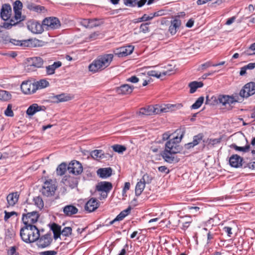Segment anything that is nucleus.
<instances>
[{"label": "nucleus", "instance_id": "1", "mask_svg": "<svg viewBox=\"0 0 255 255\" xmlns=\"http://www.w3.org/2000/svg\"><path fill=\"white\" fill-rule=\"evenodd\" d=\"M39 232L40 231L36 226H24L20 230V236L24 242L32 243L38 239Z\"/></svg>", "mask_w": 255, "mask_h": 255}, {"label": "nucleus", "instance_id": "2", "mask_svg": "<svg viewBox=\"0 0 255 255\" xmlns=\"http://www.w3.org/2000/svg\"><path fill=\"white\" fill-rule=\"evenodd\" d=\"M113 54H107L99 56L96 59L89 65V71L95 73L99 70H102L109 66L113 60Z\"/></svg>", "mask_w": 255, "mask_h": 255}, {"label": "nucleus", "instance_id": "3", "mask_svg": "<svg viewBox=\"0 0 255 255\" xmlns=\"http://www.w3.org/2000/svg\"><path fill=\"white\" fill-rule=\"evenodd\" d=\"M237 101L235 100L234 97L228 95H219L218 97L212 96L211 99H209V97H206V104H211L214 105L215 104H222L223 106H226L228 104L231 105Z\"/></svg>", "mask_w": 255, "mask_h": 255}, {"label": "nucleus", "instance_id": "4", "mask_svg": "<svg viewBox=\"0 0 255 255\" xmlns=\"http://www.w3.org/2000/svg\"><path fill=\"white\" fill-rule=\"evenodd\" d=\"M183 136V134L182 133L179 137L176 136L167 141L165 146V150L173 154L180 153L182 150V147L179 145V142Z\"/></svg>", "mask_w": 255, "mask_h": 255}, {"label": "nucleus", "instance_id": "5", "mask_svg": "<svg viewBox=\"0 0 255 255\" xmlns=\"http://www.w3.org/2000/svg\"><path fill=\"white\" fill-rule=\"evenodd\" d=\"M40 216L39 214L37 211H32L26 214H23L22 216V221L24 226H35Z\"/></svg>", "mask_w": 255, "mask_h": 255}, {"label": "nucleus", "instance_id": "6", "mask_svg": "<svg viewBox=\"0 0 255 255\" xmlns=\"http://www.w3.org/2000/svg\"><path fill=\"white\" fill-rule=\"evenodd\" d=\"M56 188L52 180H47L44 183L41 191L43 196L50 197L54 195Z\"/></svg>", "mask_w": 255, "mask_h": 255}, {"label": "nucleus", "instance_id": "7", "mask_svg": "<svg viewBox=\"0 0 255 255\" xmlns=\"http://www.w3.org/2000/svg\"><path fill=\"white\" fill-rule=\"evenodd\" d=\"M42 24L44 27H46L47 30L57 29L61 25L59 20L55 17H49L44 18L42 21Z\"/></svg>", "mask_w": 255, "mask_h": 255}, {"label": "nucleus", "instance_id": "8", "mask_svg": "<svg viewBox=\"0 0 255 255\" xmlns=\"http://www.w3.org/2000/svg\"><path fill=\"white\" fill-rule=\"evenodd\" d=\"M255 94V83L253 82L246 84L240 92V96L243 98H248Z\"/></svg>", "mask_w": 255, "mask_h": 255}, {"label": "nucleus", "instance_id": "9", "mask_svg": "<svg viewBox=\"0 0 255 255\" xmlns=\"http://www.w3.org/2000/svg\"><path fill=\"white\" fill-rule=\"evenodd\" d=\"M36 241H37V245L39 248H45L49 247L52 241L51 233L49 232L41 236L39 235V238H38V239Z\"/></svg>", "mask_w": 255, "mask_h": 255}, {"label": "nucleus", "instance_id": "10", "mask_svg": "<svg viewBox=\"0 0 255 255\" xmlns=\"http://www.w3.org/2000/svg\"><path fill=\"white\" fill-rule=\"evenodd\" d=\"M113 185L112 183L108 181H101L98 182L96 186V190L102 193H105L103 195V198L107 197V194L112 189Z\"/></svg>", "mask_w": 255, "mask_h": 255}, {"label": "nucleus", "instance_id": "11", "mask_svg": "<svg viewBox=\"0 0 255 255\" xmlns=\"http://www.w3.org/2000/svg\"><path fill=\"white\" fill-rule=\"evenodd\" d=\"M134 49V47L132 45H128L126 46L121 47L114 50V53L119 57H123L131 54Z\"/></svg>", "mask_w": 255, "mask_h": 255}, {"label": "nucleus", "instance_id": "12", "mask_svg": "<svg viewBox=\"0 0 255 255\" xmlns=\"http://www.w3.org/2000/svg\"><path fill=\"white\" fill-rule=\"evenodd\" d=\"M67 170L70 173L79 175L83 171V166L79 161L73 160L69 164Z\"/></svg>", "mask_w": 255, "mask_h": 255}, {"label": "nucleus", "instance_id": "13", "mask_svg": "<svg viewBox=\"0 0 255 255\" xmlns=\"http://www.w3.org/2000/svg\"><path fill=\"white\" fill-rule=\"evenodd\" d=\"M28 62L29 63V64L27 66L28 70H35L32 69V68H41L43 67L44 60L40 57L36 56L30 58Z\"/></svg>", "mask_w": 255, "mask_h": 255}, {"label": "nucleus", "instance_id": "14", "mask_svg": "<svg viewBox=\"0 0 255 255\" xmlns=\"http://www.w3.org/2000/svg\"><path fill=\"white\" fill-rule=\"evenodd\" d=\"M21 90L25 94H31L36 92L34 82L30 81H23L21 84Z\"/></svg>", "mask_w": 255, "mask_h": 255}, {"label": "nucleus", "instance_id": "15", "mask_svg": "<svg viewBox=\"0 0 255 255\" xmlns=\"http://www.w3.org/2000/svg\"><path fill=\"white\" fill-rule=\"evenodd\" d=\"M42 23L36 21H30L27 24L28 29L35 34L41 33L44 31Z\"/></svg>", "mask_w": 255, "mask_h": 255}, {"label": "nucleus", "instance_id": "16", "mask_svg": "<svg viewBox=\"0 0 255 255\" xmlns=\"http://www.w3.org/2000/svg\"><path fill=\"white\" fill-rule=\"evenodd\" d=\"M11 7L9 4L5 3L2 4L0 12L1 18L4 21L8 20L11 15Z\"/></svg>", "mask_w": 255, "mask_h": 255}, {"label": "nucleus", "instance_id": "17", "mask_svg": "<svg viewBox=\"0 0 255 255\" xmlns=\"http://www.w3.org/2000/svg\"><path fill=\"white\" fill-rule=\"evenodd\" d=\"M175 154H173L165 149L161 153V156L164 161L169 163H177L179 162V158L175 156Z\"/></svg>", "mask_w": 255, "mask_h": 255}, {"label": "nucleus", "instance_id": "18", "mask_svg": "<svg viewBox=\"0 0 255 255\" xmlns=\"http://www.w3.org/2000/svg\"><path fill=\"white\" fill-rule=\"evenodd\" d=\"M243 162V158L238 154H233L229 158V164L233 167L239 168L244 165Z\"/></svg>", "mask_w": 255, "mask_h": 255}, {"label": "nucleus", "instance_id": "19", "mask_svg": "<svg viewBox=\"0 0 255 255\" xmlns=\"http://www.w3.org/2000/svg\"><path fill=\"white\" fill-rule=\"evenodd\" d=\"M99 206V202L95 198H92L85 204V209L89 212L96 210Z\"/></svg>", "mask_w": 255, "mask_h": 255}, {"label": "nucleus", "instance_id": "20", "mask_svg": "<svg viewBox=\"0 0 255 255\" xmlns=\"http://www.w3.org/2000/svg\"><path fill=\"white\" fill-rule=\"evenodd\" d=\"M45 110L46 108L44 106H38L37 104H33L28 108L26 113L28 116H32L36 112L45 111Z\"/></svg>", "mask_w": 255, "mask_h": 255}, {"label": "nucleus", "instance_id": "21", "mask_svg": "<svg viewBox=\"0 0 255 255\" xmlns=\"http://www.w3.org/2000/svg\"><path fill=\"white\" fill-rule=\"evenodd\" d=\"M168 106L167 108H162L161 106L159 105H156L154 106H152V112L153 115L154 114H159L161 113H166L170 111L173 110V108L176 107V105H170Z\"/></svg>", "mask_w": 255, "mask_h": 255}, {"label": "nucleus", "instance_id": "22", "mask_svg": "<svg viewBox=\"0 0 255 255\" xmlns=\"http://www.w3.org/2000/svg\"><path fill=\"white\" fill-rule=\"evenodd\" d=\"M112 171L111 167L101 168L97 171V174L100 178L106 179L112 175Z\"/></svg>", "mask_w": 255, "mask_h": 255}, {"label": "nucleus", "instance_id": "23", "mask_svg": "<svg viewBox=\"0 0 255 255\" xmlns=\"http://www.w3.org/2000/svg\"><path fill=\"white\" fill-rule=\"evenodd\" d=\"M134 89L133 86H130L128 84H124L117 88V92L119 94L127 95L132 93Z\"/></svg>", "mask_w": 255, "mask_h": 255}, {"label": "nucleus", "instance_id": "24", "mask_svg": "<svg viewBox=\"0 0 255 255\" xmlns=\"http://www.w3.org/2000/svg\"><path fill=\"white\" fill-rule=\"evenodd\" d=\"M62 66L61 61L54 62L53 64L46 66L45 70L47 75H52L55 72L56 69Z\"/></svg>", "mask_w": 255, "mask_h": 255}, {"label": "nucleus", "instance_id": "25", "mask_svg": "<svg viewBox=\"0 0 255 255\" xmlns=\"http://www.w3.org/2000/svg\"><path fill=\"white\" fill-rule=\"evenodd\" d=\"M181 21L180 19L175 18L173 20L171 21V24L169 27V31L172 35L175 34L177 29L180 26Z\"/></svg>", "mask_w": 255, "mask_h": 255}, {"label": "nucleus", "instance_id": "26", "mask_svg": "<svg viewBox=\"0 0 255 255\" xmlns=\"http://www.w3.org/2000/svg\"><path fill=\"white\" fill-rule=\"evenodd\" d=\"M63 211L65 216L70 217L77 214L78 212V209L72 205H68L63 208Z\"/></svg>", "mask_w": 255, "mask_h": 255}, {"label": "nucleus", "instance_id": "27", "mask_svg": "<svg viewBox=\"0 0 255 255\" xmlns=\"http://www.w3.org/2000/svg\"><path fill=\"white\" fill-rule=\"evenodd\" d=\"M19 196V195L17 192L9 194L6 197L8 206H13L17 202Z\"/></svg>", "mask_w": 255, "mask_h": 255}, {"label": "nucleus", "instance_id": "28", "mask_svg": "<svg viewBox=\"0 0 255 255\" xmlns=\"http://www.w3.org/2000/svg\"><path fill=\"white\" fill-rule=\"evenodd\" d=\"M11 45L20 46L21 47H28L30 43V40H18L15 39L9 38L7 40Z\"/></svg>", "mask_w": 255, "mask_h": 255}, {"label": "nucleus", "instance_id": "29", "mask_svg": "<svg viewBox=\"0 0 255 255\" xmlns=\"http://www.w3.org/2000/svg\"><path fill=\"white\" fill-rule=\"evenodd\" d=\"M50 229L52 231L54 234V238L56 240L60 238L61 233V227L56 223H52L50 225Z\"/></svg>", "mask_w": 255, "mask_h": 255}, {"label": "nucleus", "instance_id": "30", "mask_svg": "<svg viewBox=\"0 0 255 255\" xmlns=\"http://www.w3.org/2000/svg\"><path fill=\"white\" fill-rule=\"evenodd\" d=\"M171 72V70H167L166 71L158 73L156 71L151 70L147 72V75L149 76H152L159 78L162 76L171 75L172 74Z\"/></svg>", "mask_w": 255, "mask_h": 255}, {"label": "nucleus", "instance_id": "31", "mask_svg": "<svg viewBox=\"0 0 255 255\" xmlns=\"http://www.w3.org/2000/svg\"><path fill=\"white\" fill-rule=\"evenodd\" d=\"M108 157H112V155L107 154ZM91 155L94 159L104 158L108 157L102 150H94L91 152Z\"/></svg>", "mask_w": 255, "mask_h": 255}, {"label": "nucleus", "instance_id": "32", "mask_svg": "<svg viewBox=\"0 0 255 255\" xmlns=\"http://www.w3.org/2000/svg\"><path fill=\"white\" fill-rule=\"evenodd\" d=\"M26 7L30 11L37 12H41L45 10V7L39 5H36L33 3H28L26 5Z\"/></svg>", "mask_w": 255, "mask_h": 255}, {"label": "nucleus", "instance_id": "33", "mask_svg": "<svg viewBox=\"0 0 255 255\" xmlns=\"http://www.w3.org/2000/svg\"><path fill=\"white\" fill-rule=\"evenodd\" d=\"M54 102L59 103L68 101L70 100V97L65 94H61L52 97Z\"/></svg>", "mask_w": 255, "mask_h": 255}, {"label": "nucleus", "instance_id": "34", "mask_svg": "<svg viewBox=\"0 0 255 255\" xmlns=\"http://www.w3.org/2000/svg\"><path fill=\"white\" fill-rule=\"evenodd\" d=\"M203 85L202 82L193 81L190 82L188 85L190 87V93H194L197 88L202 87Z\"/></svg>", "mask_w": 255, "mask_h": 255}, {"label": "nucleus", "instance_id": "35", "mask_svg": "<svg viewBox=\"0 0 255 255\" xmlns=\"http://www.w3.org/2000/svg\"><path fill=\"white\" fill-rule=\"evenodd\" d=\"M34 84L36 91L48 87L49 85V83L45 79H41L38 81L35 82Z\"/></svg>", "mask_w": 255, "mask_h": 255}, {"label": "nucleus", "instance_id": "36", "mask_svg": "<svg viewBox=\"0 0 255 255\" xmlns=\"http://www.w3.org/2000/svg\"><path fill=\"white\" fill-rule=\"evenodd\" d=\"M145 184L142 182V180L138 181L135 186V194L136 196H139L145 188Z\"/></svg>", "mask_w": 255, "mask_h": 255}, {"label": "nucleus", "instance_id": "37", "mask_svg": "<svg viewBox=\"0 0 255 255\" xmlns=\"http://www.w3.org/2000/svg\"><path fill=\"white\" fill-rule=\"evenodd\" d=\"M131 210V207L128 206V208L121 212V213L116 217V220H118L119 221L123 220L130 213Z\"/></svg>", "mask_w": 255, "mask_h": 255}, {"label": "nucleus", "instance_id": "38", "mask_svg": "<svg viewBox=\"0 0 255 255\" xmlns=\"http://www.w3.org/2000/svg\"><path fill=\"white\" fill-rule=\"evenodd\" d=\"M11 98L10 93L6 91L0 90V100L2 101H8Z\"/></svg>", "mask_w": 255, "mask_h": 255}, {"label": "nucleus", "instance_id": "39", "mask_svg": "<svg viewBox=\"0 0 255 255\" xmlns=\"http://www.w3.org/2000/svg\"><path fill=\"white\" fill-rule=\"evenodd\" d=\"M152 106H149L146 108H141L139 114L141 115L150 116L153 115Z\"/></svg>", "mask_w": 255, "mask_h": 255}, {"label": "nucleus", "instance_id": "40", "mask_svg": "<svg viewBox=\"0 0 255 255\" xmlns=\"http://www.w3.org/2000/svg\"><path fill=\"white\" fill-rule=\"evenodd\" d=\"M67 169V164L63 162L61 163L57 168V174L59 175L62 176L65 174Z\"/></svg>", "mask_w": 255, "mask_h": 255}, {"label": "nucleus", "instance_id": "41", "mask_svg": "<svg viewBox=\"0 0 255 255\" xmlns=\"http://www.w3.org/2000/svg\"><path fill=\"white\" fill-rule=\"evenodd\" d=\"M230 146L237 151H243L244 152H248L250 148L249 144H247L245 146H238L235 144H232Z\"/></svg>", "mask_w": 255, "mask_h": 255}, {"label": "nucleus", "instance_id": "42", "mask_svg": "<svg viewBox=\"0 0 255 255\" xmlns=\"http://www.w3.org/2000/svg\"><path fill=\"white\" fill-rule=\"evenodd\" d=\"M113 150L119 153H123L127 149L125 146L120 144H115L112 146Z\"/></svg>", "mask_w": 255, "mask_h": 255}, {"label": "nucleus", "instance_id": "43", "mask_svg": "<svg viewBox=\"0 0 255 255\" xmlns=\"http://www.w3.org/2000/svg\"><path fill=\"white\" fill-rule=\"evenodd\" d=\"M33 201L35 205L40 209H42L44 207V202L41 197L39 196L35 197L33 198Z\"/></svg>", "mask_w": 255, "mask_h": 255}, {"label": "nucleus", "instance_id": "44", "mask_svg": "<svg viewBox=\"0 0 255 255\" xmlns=\"http://www.w3.org/2000/svg\"><path fill=\"white\" fill-rule=\"evenodd\" d=\"M204 100L203 97H200L191 106L192 109H197L201 107Z\"/></svg>", "mask_w": 255, "mask_h": 255}, {"label": "nucleus", "instance_id": "45", "mask_svg": "<svg viewBox=\"0 0 255 255\" xmlns=\"http://www.w3.org/2000/svg\"><path fill=\"white\" fill-rule=\"evenodd\" d=\"M14 19L17 20V22L19 23L20 21H23L25 19V16H21V10L14 11Z\"/></svg>", "mask_w": 255, "mask_h": 255}, {"label": "nucleus", "instance_id": "46", "mask_svg": "<svg viewBox=\"0 0 255 255\" xmlns=\"http://www.w3.org/2000/svg\"><path fill=\"white\" fill-rule=\"evenodd\" d=\"M102 23V22L97 18L90 19V28L99 26Z\"/></svg>", "mask_w": 255, "mask_h": 255}, {"label": "nucleus", "instance_id": "47", "mask_svg": "<svg viewBox=\"0 0 255 255\" xmlns=\"http://www.w3.org/2000/svg\"><path fill=\"white\" fill-rule=\"evenodd\" d=\"M152 179L153 178L151 176L146 173L143 175L142 178L140 180H142V182L145 184H149L151 182Z\"/></svg>", "mask_w": 255, "mask_h": 255}, {"label": "nucleus", "instance_id": "48", "mask_svg": "<svg viewBox=\"0 0 255 255\" xmlns=\"http://www.w3.org/2000/svg\"><path fill=\"white\" fill-rule=\"evenodd\" d=\"M247 55H255V42L251 45L248 50L245 52Z\"/></svg>", "mask_w": 255, "mask_h": 255}, {"label": "nucleus", "instance_id": "49", "mask_svg": "<svg viewBox=\"0 0 255 255\" xmlns=\"http://www.w3.org/2000/svg\"><path fill=\"white\" fill-rule=\"evenodd\" d=\"M4 114L6 116L12 117L14 116L13 112L12 110V106L11 104L7 105L6 109L4 111Z\"/></svg>", "mask_w": 255, "mask_h": 255}, {"label": "nucleus", "instance_id": "50", "mask_svg": "<svg viewBox=\"0 0 255 255\" xmlns=\"http://www.w3.org/2000/svg\"><path fill=\"white\" fill-rule=\"evenodd\" d=\"M13 8L14 11L21 10L22 8V2L19 0H16L13 3Z\"/></svg>", "mask_w": 255, "mask_h": 255}, {"label": "nucleus", "instance_id": "51", "mask_svg": "<svg viewBox=\"0 0 255 255\" xmlns=\"http://www.w3.org/2000/svg\"><path fill=\"white\" fill-rule=\"evenodd\" d=\"M203 137V133H199L196 135H195L193 137V142L194 143V145H197L202 140V138Z\"/></svg>", "mask_w": 255, "mask_h": 255}, {"label": "nucleus", "instance_id": "52", "mask_svg": "<svg viewBox=\"0 0 255 255\" xmlns=\"http://www.w3.org/2000/svg\"><path fill=\"white\" fill-rule=\"evenodd\" d=\"M72 228L69 227H65L62 231L61 234L65 237H68L72 233Z\"/></svg>", "mask_w": 255, "mask_h": 255}, {"label": "nucleus", "instance_id": "53", "mask_svg": "<svg viewBox=\"0 0 255 255\" xmlns=\"http://www.w3.org/2000/svg\"><path fill=\"white\" fill-rule=\"evenodd\" d=\"M158 14L156 12H154L153 14H150V15H147L146 14L143 15L141 17V20L148 21L152 19L154 16H157Z\"/></svg>", "mask_w": 255, "mask_h": 255}, {"label": "nucleus", "instance_id": "54", "mask_svg": "<svg viewBox=\"0 0 255 255\" xmlns=\"http://www.w3.org/2000/svg\"><path fill=\"white\" fill-rule=\"evenodd\" d=\"M4 220L5 221H6L9 218H10L13 215H16L17 216L18 214L14 211H12L10 212H8L6 211H4Z\"/></svg>", "mask_w": 255, "mask_h": 255}, {"label": "nucleus", "instance_id": "55", "mask_svg": "<svg viewBox=\"0 0 255 255\" xmlns=\"http://www.w3.org/2000/svg\"><path fill=\"white\" fill-rule=\"evenodd\" d=\"M148 23H142L140 25L139 29L140 31L142 32L143 33H146L149 31V27L148 26Z\"/></svg>", "mask_w": 255, "mask_h": 255}, {"label": "nucleus", "instance_id": "56", "mask_svg": "<svg viewBox=\"0 0 255 255\" xmlns=\"http://www.w3.org/2000/svg\"><path fill=\"white\" fill-rule=\"evenodd\" d=\"M7 254L8 255H18V253L16 252V247L13 246L10 248L7 251Z\"/></svg>", "mask_w": 255, "mask_h": 255}, {"label": "nucleus", "instance_id": "57", "mask_svg": "<svg viewBox=\"0 0 255 255\" xmlns=\"http://www.w3.org/2000/svg\"><path fill=\"white\" fill-rule=\"evenodd\" d=\"M15 234L12 229H7L5 232V236L9 239L13 238Z\"/></svg>", "mask_w": 255, "mask_h": 255}, {"label": "nucleus", "instance_id": "58", "mask_svg": "<svg viewBox=\"0 0 255 255\" xmlns=\"http://www.w3.org/2000/svg\"><path fill=\"white\" fill-rule=\"evenodd\" d=\"M124 4L127 6H134L136 4L135 1L137 0H123Z\"/></svg>", "mask_w": 255, "mask_h": 255}, {"label": "nucleus", "instance_id": "59", "mask_svg": "<svg viewBox=\"0 0 255 255\" xmlns=\"http://www.w3.org/2000/svg\"><path fill=\"white\" fill-rule=\"evenodd\" d=\"M100 34V33L99 32H94L89 36L87 39L89 40H94L98 37Z\"/></svg>", "mask_w": 255, "mask_h": 255}, {"label": "nucleus", "instance_id": "60", "mask_svg": "<svg viewBox=\"0 0 255 255\" xmlns=\"http://www.w3.org/2000/svg\"><path fill=\"white\" fill-rule=\"evenodd\" d=\"M249 168L252 170H255V161H251L244 164V168Z\"/></svg>", "mask_w": 255, "mask_h": 255}, {"label": "nucleus", "instance_id": "61", "mask_svg": "<svg viewBox=\"0 0 255 255\" xmlns=\"http://www.w3.org/2000/svg\"><path fill=\"white\" fill-rule=\"evenodd\" d=\"M17 23L18 22H16V23L4 22L2 25V27L7 29H9L12 26L16 25Z\"/></svg>", "mask_w": 255, "mask_h": 255}, {"label": "nucleus", "instance_id": "62", "mask_svg": "<svg viewBox=\"0 0 255 255\" xmlns=\"http://www.w3.org/2000/svg\"><path fill=\"white\" fill-rule=\"evenodd\" d=\"M158 170L159 172L165 173L166 174H167L170 172L169 169H168L165 166H159L158 168Z\"/></svg>", "mask_w": 255, "mask_h": 255}, {"label": "nucleus", "instance_id": "63", "mask_svg": "<svg viewBox=\"0 0 255 255\" xmlns=\"http://www.w3.org/2000/svg\"><path fill=\"white\" fill-rule=\"evenodd\" d=\"M188 208L190 210V212L192 214H194L195 215L199 212L200 208L198 207L189 206Z\"/></svg>", "mask_w": 255, "mask_h": 255}, {"label": "nucleus", "instance_id": "64", "mask_svg": "<svg viewBox=\"0 0 255 255\" xmlns=\"http://www.w3.org/2000/svg\"><path fill=\"white\" fill-rule=\"evenodd\" d=\"M57 252L55 251H47L40 253V255H56Z\"/></svg>", "mask_w": 255, "mask_h": 255}]
</instances>
